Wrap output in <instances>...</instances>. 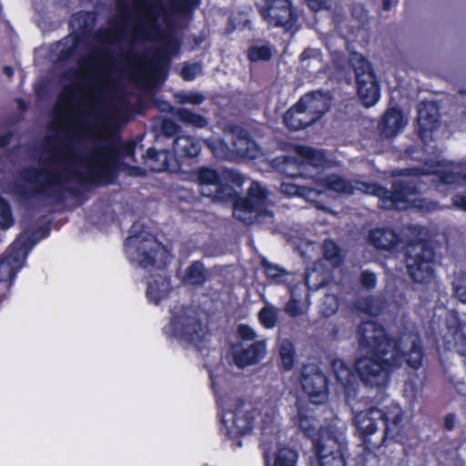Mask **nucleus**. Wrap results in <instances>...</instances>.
I'll use <instances>...</instances> for the list:
<instances>
[{"label":"nucleus","instance_id":"obj_1","mask_svg":"<svg viewBox=\"0 0 466 466\" xmlns=\"http://www.w3.org/2000/svg\"><path fill=\"white\" fill-rule=\"evenodd\" d=\"M106 56L105 48H92L78 59L77 67L68 68L61 75L63 90L57 96V115L49 123L37 166L20 169L14 183L15 193L25 204L59 201L74 179L108 184L123 157L136 161V144L121 143L119 134L107 122L69 119L79 93L85 95L87 104L82 116H103L101 90L95 84L104 73Z\"/></svg>","mask_w":466,"mask_h":466},{"label":"nucleus","instance_id":"obj_2","mask_svg":"<svg viewBox=\"0 0 466 466\" xmlns=\"http://www.w3.org/2000/svg\"><path fill=\"white\" fill-rule=\"evenodd\" d=\"M117 14L110 20V29H99L95 40L102 45L129 42L131 45L155 39L161 23L167 18L162 0H116Z\"/></svg>","mask_w":466,"mask_h":466},{"label":"nucleus","instance_id":"obj_3","mask_svg":"<svg viewBox=\"0 0 466 466\" xmlns=\"http://www.w3.org/2000/svg\"><path fill=\"white\" fill-rule=\"evenodd\" d=\"M402 412L399 408L384 411L377 408L355 415V425L366 449L375 451L389 440H396L402 429Z\"/></svg>","mask_w":466,"mask_h":466},{"label":"nucleus","instance_id":"obj_4","mask_svg":"<svg viewBox=\"0 0 466 466\" xmlns=\"http://www.w3.org/2000/svg\"><path fill=\"white\" fill-rule=\"evenodd\" d=\"M426 174L422 167L399 168L391 171V189L371 183V195L380 198V205L385 209L403 210L408 208V198L419 192L417 177Z\"/></svg>","mask_w":466,"mask_h":466},{"label":"nucleus","instance_id":"obj_5","mask_svg":"<svg viewBox=\"0 0 466 466\" xmlns=\"http://www.w3.org/2000/svg\"><path fill=\"white\" fill-rule=\"evenodd\" d=\"M268 191L257 181H252L245 198L234 201L233 216L247 225L273 223V212L268 209Z\"/></svg>","mask_w":466,"mask_h":466},{"label":"nucleus","instance_id":"obj_6","mask_svg":"<svg viewBox=\"0 0 466 466\" xmlns=\"http://www.w3.org/2000/svg\"><path fill=\"white\" fill-rule=\"evenodd\" d=\"M402 363L401 353L390 355H366L356 360V370L365 386L384 388L392 370Z\"/></svg>","mask_w":466,"mask_h":466},{"label":"nucleus","instance_id":"obj_7","mask_svg":"<svg viewBox=\"0 0 466 466\" xmlns=\"http://www.w3.org/2000/svg\"><path fill=\"white\" fill-rule=\"evenodd\" d=\"M46 230L38 228L28 237L21 235L0 258V282H7V289L16 272L23 267L28 251L45 237Z\"/></svg>","mask_w":466,"mask_h":466},{"label":"nucleus","instance_id":"obj_8","mask_svg":"<svg viewBox=\"0 0 466 466\" xmlns=\"http://www.w3.org/2000/svg\"><path fill=\"white\" fill-rule=\"evenodd\" d=\"M313 449L317 461L311 466H346L348 442L342 431H321L319 438L313 440Z\"/></svg>","mask_w":466,"mask_h":466},{"label":"nucleus","instance_id":"obj_9","mask_svg":"<svg viewBox=\"0 0 466 466\" xmlns=\"http://www.w3.org/2000/svg\"><path fill=\"white\" fill-rule=\"evenodd\" d=\"M349 65L354 73L360 100L367 107L375 105L380 98V86L370 63L361 54L352 52Z\"/></svg>","mask_w":466,"mask_h":466},{"label":"nucleus","instance_id":"obj_10","mask_svg":"<svg viewBox=\"0 0 466 466\" xmlns=\"http://www.w3.org/2000/svg\"><path fill=\"white\" fill-rule=\"evenodd\" d=\"M357 338L360 348L367 355H390L401 353L397 340L389 337L385 329L374 321H365L357 329Z\"/></svg>","mask_w":466,"mask_h":466},{"label":"nucleus","instance_id":"obj_11","mask_svg":"<svg viewBox=\"0 0 466 466\" xmlns=\"http://www.w3.org/2000/svg\"><path fill=\"white\" fill-rule=\"evenodd\" d=\"M137 224L132 227V235L125 241V249L129 260L147 268L156 263L157 253L162 252L160 244L148 232H137Z\"/></svg>","mask_w":466,"mask_h":466},{"label":"nucleus","instance_id":"obj_12","mask_svg":"<svg viewBox=\"0 0 466 466\" xmlns=\"http://www.w3.org/2000/svg\"><path fill=\"white\" fill-rule=\"evenodd\" d=\"M170 330L175 338L193 344L202 341L207 335L206 328L201 322L198 311L191 307L179 306L174 308Z\"/></svg>","mask_w":466,"mask_h":466},{"label":"nucleus","instance_id":"obj_13","mask_svg":"<svg viewBox=\"0 0 466 466\" xmlns=\"http://www.w3.org/2000/svg\"><path fill=\"white\" fill-rule=\"evenodd\" d=\"M227 407L221 416L226 434L234 438L248 433L253 427L256 410L240 398L229 400Z\"/></svg>","mask_w":466,"mask_h":466},{"label":"nucleus","instance_id":"obj_14","mask_svg":"<svg viewBox=\"0 0 466 466\" xmlns=\"http://www.w3.org/2000/svg\"><path fill=\"white\" fill-rule=\"evenodd\" d=\"M69 25L73 34L57 44L58 59L67 60L76 52L78 46L86 40L96 25V15L92 12H78L72 15Z\"/></svg>","mask_w":466,"mask_h":466},{"label":"nucleus","instance_id":"obj_15","mask_svg":"<svg viewBox=\"0 0 466 466\" xmlns=\"http://www.w3.org/2000/svg\"><path fill=\"white\" fill-rule=\"evenodd\" d=\"M259 13L269 25L283 27L291 34L299 28V15L290 0H265V5L259 8Z\"/></svg>","mask_w":466,"mask_h":466},{"label":"nucleus","instance_id":"obj_16","mask_svg":"<svg viewBox=\"0 0 466 466\" xmlns=\"http://www.w3.org/2000/svg\"><path fill=\"white\" fill-rule=\"evenodd\" d=\"M300 383L313 404H322L328 400V380L315 364L303 365Z\"/></svg>","mask_w":466,"mask_h":466},{"label":"nucleus","instance_id":"obj_17","mask_svg":"<svg viewBox=\"0 0 466 466\" xmlns=\"http://www.w3.org/2000/svg\"><path fill=\"white\" fill-rule=\"evenodd\" d=\"M267 354L266 340H257L248 347L235 345L232 350V359L236 366L244 369L260 362Z\"/></svg>","mask_w":466,"mask_h":466},{"label":"nucleus","instance_id":"obj_18","mask_svg":"<svg viewBox=\"0 0 466 466\" xmlns=\"http://www.w3.org/2000/svg\"><path fill=\"white\" fill-rule=\"evenodd\" d=\"M439 109L434 102H420L418 106L419 136L424 144L431 141V133L438 127Z\"/></svg>","mask_w":466,"mask_h":466},{"label":"nucleus","instance_id":"obj_19","mask_svg":"<svg viewBox=\"0 0 466 466\" xmlns=\"http://www.w3.org/2000/svg\"><path fill=\"white\" fill-rule=\"evenodd\" d=\"M227 132L230 136L231 150L238 157L255 158L258 149L249 133L238 126H230Z\"/></svg>","mask_w":466,"mask_h":466},{"label":"nucleus","instance_id":"obj_20","mask_svg":"<svg viewBox=\"0 0 466 466\" xmlns=\"http://www.w3.org/2000/svg\"><path fill=\"white\" fill-rule=\"evenodd\" d=\"M397 345L402 359L407 357L406 362L410 368L417 370L421 366L422 350L420 338L417 335L405 334L397 340Z\"/></svg>","mask_w":466,"mask_h":466},{"label":"nucleus","instance_id":"obj_21","mask_svg":"<svg viewBox=\"0 0 466 466\" xmlns=\"http://www.w3.org/2000/svg\"><path fill=\"white\" fill-rule=\"evenodd\" d=\"M329 93L320 90L306 94L299 101V107H304L312 116H317V120L329 110Z\"/></svg>","mask_w":466,"mask_h":466},{"label":"nucleus","instance_id":"obj_22","mask_svg":"<svg viewBox=\"0 0 466 466\" xmlns=\"http://www.w3.org/2000/svg\"><path fill=\"white\" fill-rule=\"evenodd\" d=\"M327 187L333 191L352 195L356 191L371 195L372 185L370 182L360 180H348L338 175H331L326 178Z\"/></svg>","mask_w":466,"mask_h":466},{"label":"nucleus","instance_id":"obj_23","mask_svg":"<svg viewBox=\"0 0 466 466\" xmlns=\"http://www.w3.org/2000/svg\"><path fill=\"white\" fill-rule=\"evenodd\" d=\"M332 369L337 380L344 389L347 400L357 397L358 381L355 374L351 370L340 360L332 361Z\"/></svg>","mask_w":466,"mask_h":466},{"label":"nucleus","instance_id":"obj_24","mask_svg":"<svg viewBox=\"0 0 466 466\" xmlns=\"http://www.w3.org/2000/svg\"><path fill=\"white\" fill-rule=\"evenodd\" d=\"M435 249L428 242L419 241L410 244L405 251V265L422 264L435 260Z\"/></svg>","mask_w":466,"mask_h":466},{"label":"nucleus","instance_id":"obj_25","mask_svg":"<svg viewBox=\"0 0 466 466\" xmlns=\"http://www.w3.org/2000/svg\"><path fill=\"white\" fill-rule=\"evenodd\" d=\"M407 124L399 108L388 109L380 122L379 127L384 137H395Z\"/></svg>","mask_w":466,"mask_h":466},{"label":"nucleus","instance_id":"obj_26","mask_svg":"<svg viewBox=\"0 0 466 466\" xmlns=\"http://www.w3.org/2000/svg\"><path fill=\"white\" fill-rule=\"evenodd\" d=\"M167 64V57L157 52L153 56L146 58L139 63L138 69L145 78L157 80L164 74Z\"/></svg>","mask_w":466,"mask_h":466},{"label":"nucleus","instance_id":"obj_27","mask_svg":"<svg viewBox=\"0 0 466 466\" xmlns=\"http://www.w3.org/2000/svg\"><path fill=\"white\" fill-rule=\"evenodd\" d=\"M201 144L190 136H179L173 141V151L177 160L194 158L198 156Z\"/></svg>","mask_w":466,"mask_h":466},{"label":"nucleus","instance_id":"obj_28","mask_svg":"<svg viewBox=\"0 0 466 466\" xmlns=\"http://www.w3.org/2000/svg\"><path fill=\"white\" fill-rule=\"evenodd\" d=\"M317 121L304 107H299V102L284 115V122L291 130L305 128Z\"/></svg>","mask_w":466,"mask_h":466},{"label":"nucleus","instance_id":"obj_29","mask_svg":"<svg viewBox=\"0 0 466 466\" xmlns=\"http://www.w3.org/2000/svg\"><path fill=\"white\" fill-rule=\"evenodd\" d=\"M369 240L371 245L379 249L390 250L395 248L400 242V238L394 230L388 228H375L370 232Z\"/></svg>","mask_w":466,"mask_h":466},{"label":"nucleus","instance_id":"obj_30","mask_svg":"<svg viewBox=\"0 0 466 466\" xmlns=\"http://www.w3.org/2000/svg\"><path fill=\"white\" fill-rule=\"evenodd\" d=\"M296 423L302 432L309 438H319V433L323 430H332L331 428L322 429L319 420H317L309 410L304 408H299L296 416Z\"/></svg>","mask_w":466,"mask_h":466},{"label":"nucleus","instance_id":"obj_31","mask_svg":"<svg viewBox=\"0 0 466 466\" xmlns=\"http://www.w3.org/2000/svg\"><path fill=\"white\" fill-rule=\"evenodd\" d=\"M435 264L436 261L406 265L407 273L413 283L418 285H428L432 282L435 278Z\"/></svg>","mask_w":466,"mask_h":466},{"label":"nucleus","instance_id":"obj_32","mask_svg":"<svg viewBox=\"0 0 466 466\" xmlns=\"http://www.w3.org/2000/svg\"><path fill=\"white\" fill-rule=\"evenodd\" d=\"M170 280L162 275L153 276L147 282V296L155 304L166 299L171 291Z\"/></svg>","mask_w":466,"mask_h":466},{"label":"nucleus","instance_id":"obj_33","mask_svg":"<svg viewBox=\"0 0 466 466\" xmlns=\"http://www.w3.org/2000/svg\"><path fill=\"white\" fill-rule=\"evenodd\" d=\"M197 180L200 187L202 196H210L211 189L221 181L220 176L216 169L210 167H200L197 171Z\"/></svg>","mask_w":466,"mask_h":466},{"label":"nucleus","instance_id":"obj_34","mask_svg":"<svg viewBox=\"0 0 466 466\" xmlns=\"http://www.w3.org/2000/svg\"><path fill=\"white\" fill-rule=\"evenodd\" d=\"M275 167L288 177L301 176L304 163L296 157H279L273 160Z\"/></svg>","mask_w":466,"mask_h":466},{"label":"nucleus","instance_id":"obj_35","mask_svg":"<svg viewBox=\"0 0 466 466\" xmlns=\"http://www.w3.org/2000/svg\"><path fill=\"white\" fill-rule=\"evenodd\" d=\"M174 116L177 117L185 125L202 128L208 125V120L201 115L193 113L186 107L175 108L172 111Z\"/></svg>","mask_w":466,"mask_h":466},{"label":"nucleus","instance_id":"obj_36","mask_svg":"<svg viewBox=\"0 0 466 466\" xmlns=\"http://www.w3.org/2000/svg\"><path fill=\"white\" fill-rule=\"evenodd\" d=\"M297 151L299 155L303 157L301 162L304 163V166L309 165L314 167H320L326 163V157L320 150L309 147H299Z\"/></svg>","mask_w":466,"mask_h":466},{"label":"nucleus","instance_id":"obj_37","mask_svg":"<svg viewBox=\"0 0 466 466\" xmlns=\"http://www.w3.org/2000/svg\"><path fill=\"white\" fill-rule=\"evenodd\" d=\"M207 271L202 262L195 261L187 269L183 279L188 285H201L206 281Z\"/></svg>","mask_w":466,"mask_h":466},{"label":"nucleus","instance_id":"obj_38","mask_svg":"<svg viewBox=\"0 0 466 466\" xmlns=\"http://www.w3.org/2000/svg\"><path fill=\"white\" fill-rule=\"evenodd\" d=\"M148 161L152 162L150 168L155 171H162L167 168L168 152L167 150H156L150 147L144 156Z\"/></svg>","mask_w":466,"mask_h":466},{"label":"nucleus","instance_id":"obj_39","mask_svg":"<svg viewBox=\"0 0 466 466\" xmlns=\"http://www.w3.org/2000/svg\"><path fill=\"white\" fill-rule=\"evenodd\" d=\"M279 357L281 360V367L284 370H290L294 366L295 350L294 346L289 339H283L279 347Z\"/></svg>","mask_w":466,"mask_h":466},{"label":"nucleus","instance_id":"obj_40","mask_svg":"<svg viewBox=\"0 0 466 466\" xmlns=\"http://www.w3.org/2000/svg\"><path fill=\"white\" fill-rule=\"evenodd\" d=\"M323 256L333 267H338L342 262L339 248L332 240H325L322 246Z\"/></svg>","mask_w":466,"mask_h":466},{"label":"nucleus","instance_id":"obj_41","mask_svg":"<svg viewBox=\"0 0 466 466\" xmlns=\"http://www.w3.org/2000/svg\"><path fill=\"white\" fill-rule=\"evenodd\" d=\"M279 309L273 306H266L258 312L260 323L267 329H272L278 322Z\"/></svg>","mask_w":466,"mask_h":466},{"label":"nucleus","instance_id":"obj_42","mask_svg":"<svg viewBox=\"0 0 466 466\" xmlns=\"http://www.w3.org/2000/svg\"><path fill=\"white\" fill-rule=\"evenodd\" d=\"M297 452L289 448H282L276 455L273 466H295L297 461Z\"/></svg>","mask_w":466,"mask_h":466},{"label":"nucleus","instance_id":"obj_43","mask_svg":"<svg viewBox=\"0 0 466 466\" xmlns=\"http://www.w3.org/2000/svg\"><path fill=\"white\" fill-rule=\"evenodd\" d=\"M452 291L456 299L466 304V274L459 273L452 280Z\"/></svg>","mask_w":466,"mask_h":466},{"label":"nucleus","instance_id":"obj_44","mask_svg":"<svg viewBox=\"0 0 466 466\" xmlns=\"http://www.w3.org/2000/svg\"><path fill=\"white\" fill-rule=\"evenodd\" d=\"M248 59L252 62L268 61L271 56V50L267 46H251L248 49Z\"/></svg>","mask_w":466,"mask_h":466},{"label":"nucleus","instance_id":"obj_45","mask_svg":"<svg viewBox=\"0 0 466 466\" xmlns=\"http://www.w3.org/2000/svg\"><path fill=\"white\" fill-rule=\"evenodd\" d=\"M14 224V218L9 204L0 197V228H10Z\"/></svg>","mask_w":466,"mask_h":466},{"label":"nucleus","instance_id":"obj_46","mask_svg":"<svg viewBox=\"0 0 466 466\" xmlns=\"http://www.w3.org/2000/svg\"><path fill=\"white\" fill-rule=\"evenodd\" d=\"M453 349L463 359L466 367V334L461 329L453 333Z\"/></svg>","mask_w":466,"mask_h":466},{"label":"nucleus","instance_id":"obj_47","mask_svg":"<svg viewBox=\"0 0 466 466\" xmlns=\"http://www.w3.org/2000/svg\"><path fill=\"white\" fill-rule=\"evenodd\" d=\"M212 194L210 196H207L208 198H212L217 202H223L232 198L233 189L228 186L221 185V181L216 187L211 189Z\"/></svg>","mask_w":466,"mask_h":466},{"label":"nucleus","instance_id":"obj_48","mask_svg":"<svg viewBox=\"0 0 466 466\" xmlns=\"http://www.w3.org/2000/svg\"><path fill=\"white\" fill-rule=\"evenodd\" d=\"M170 4L176 13L187 14L197 7L198 0H170Z\"/></svg>","mask_w":466,"mask_h":466},{"label":"nucleus","instance_id":"obj_49","mask_svg":"<svg viewBox=\"0 0 466 466\" xmlns=\"http://www.w3.org/2000/svg\"><path fill=\"white\" fill-rule=\"evenodd\" d=\"M175 98L178 104L193 105H200L205 100V96L202 94L194 92L177 94Z\"/></svg>","mask_w":466,"mask_h":466},{"label":"nucleus","instance_id":"obj_50","mask_svg":"<svg viewBox=\"0 0 466 466\" xmlns=\"http://www.w3.org/2000/svg\"><path fill=\"white\" fill-rule=\"evenodd\" d=\"M180 130V126L169 118H165L161 123V132L167 137L177 135Z\"/></svg>","mask_w":466,"mask_h":466},{"label":"nucleus","instance_id":"obj_51","mask_svg":"<svg viewBox=\"0 0 466 466\" xmlns=\"http://www.w3.org/2000/svg\"><path fill=\"white\" fill-rule=\"evenodd\" d=\"M321 52L315 48H306L300 55L301 62H312L313 64H320L321 62ZM310 63L308 64L309 66Z\"/></svg>","mask_w":466,"mask_h":466},{"label":"nucleus","instance_id":"obj_52","mask_svg":"<svg viewBox=\"0 0 466 466\" xmlns=\"http://www.w3.org/2000/svg\"><path fill=\"white\" fill-rule=\"evenodd\" d=\"M201 72L199 64L184 65L181 69V76L187 80H193Z\"/></svg>","mask_w":466,"mask_h":466},{"label":"nucleus","instance_id":"obj_53","mask_svg":"<svg viewBox=\"0 0 466 466\" xmlns=\"http://www.w3.org/2000/svg\"><path fill=\"white\" fill-rule=\"evenodd\" d=\"M376 275L369 270L362 271L360 274V284L366 289H373L376 286Z\"/></svg>","mask_w":466,"mask_h":466},{"label":"nucleus","instance_id":"obj_54","mask_svg":"<svg viewBox=\"0 0 466 466\" xmlns=\"http://www.w3.org/2000/svg\"><path fill=\"white\" fill-rule=\"evenodd\" d=\"M238 335L241 339L248 341H252L257 338L256 331L246 324H240L238 327Z\"/></svg>","mask_w":466,"mask_h":466},{"label":"nucleus","instance_id":"obj_55","mask_svg":"<svg viewBox=\"0 0 466 466\" xmlns=\"http://www.w3.org/2000/svg\"><path fill=\"white\" fill-rule=\"evenodd\" d=\"M285 312L292 318L298 317L302 314L299 302L297 299H291L285 306Z\"/></svg>","mask_w":466,"mask_h":466},{"label":"nucleus","instance_id":"obj_56","mask_svg":"<svg viewBox=\"0 0 466 466\" xmlns=\"http://www.w3.org/2000/svg\"><path fill=\"white\" fill-rule=\"evenodd\" d=\"M262 267L265 269V273L268 278L275 279L280 277L282 275L283 270L279 268L270 264L267 260L263 259L261 261Z\"/></svg>","mask_w":466,"mask_h":466},{"label":"nucleus","instance_id":"obj_57","mask_svg":"<svg viewBox=\"0 0 466 466\" xmlns=\"http://www.w3.org/2000/svg\"><path fill=\"white\" fill-rule=\"evenodd\" d=\"M308 6L314 12L328 9L330 0H306Z\"/></svg>","mask_w":466,"mask_h":466},{"label":"nucleus","instance_id":"obj_58","mask_svg":"<svg viewBox=\"0 0 466 466\" xmlns=\"http://www.w3.org/2000/svg\"><path fill=\"white\" fill-rule=\"evenodd\" d=\"M451 201L455 208L466 211V196L455 195Z\"/></svg>","mask_w":466,"mask_h":466},{"label":"nucleus","instance_id":"obj_59","mask_svg":"<svg viewBox=\"0 0 466 466\" xmlns=\"http://www.w3.org/2000/svg\"><path fill=\"white\" fill-rule=\"evenodd\" d=\"M321 193L313 189H307L306 198L312 202L316 203V208L318 209H326L324 206H322L319 201L315 200V197L320 196Z\"/></svg>","mask_w":466,"mask_h":466},{"label":"nucleus","instance_id":"obj_60","mask_svg":"<svg viewBox=\"0 0 466 466\" xmlns=\"http://www.w3.org/2000/svg\"><path fill=\"white\" fill-rule=\"evenodd\" d=\"M281 190L289 195L300 194L299 188L294 185L283 183L281 185Z\"/></svg>","mask_w":466,"mask_h":466},{"label":"nucleus","instance_id":"obj_61","mask_svg":"<svg viewBox=\"0 0 466 466\" xmlns=\"http://www.w3.org/2000/svg\"><path fill=\"white\" fill-rule=\"evenodd\" d=\"M455 426V415L453 413H449L444 418V427L448 431L453 430Z\"/></svg>","mask_w":466,"mask_h":466},{"label":"nucleus","instance_id":"obj_62","mask_svg":"<svg viewBox=\"0 0 466 466\" xmlns=\"http://www.w3.org/2000/svg\"><path fill=\"white\" fill-rule=\"evenodd\" d=\"M325 303H330V305L332 306L329 312H327L328 315L333 314L337 311L338 303H337L336 298L334 296H327L325 299Z\"/></svg>","mask_w":466,"mask_h":466},{"label":"nucleus","instance_id":"obj_63","mask_svg":"<svg viewBox=\"0 0 466 466\" xmlns=\"http://www.w3.org/2000/svg\"><path fill=\"white\" fill-rule=\"evenodd\" d=\"M12 136L13 134L11 132H6L0 136V148L5 147L10 143Z\"/></svg>","mask_w":466,"mask_h":466},{"label":"nucleus","instance_id":"obj_64","mask_svg":"<svg viewBox=\"0 0 466 466\" xmlns=\"http://www.w3.org/2000/svg\"><path fill=\"white\" fill-rule=\"evenodd\" d=\"M398 3V0H383V10L390 11L392 7V5H396Z\"/></svg>","mask_w":466,"mask_h":466}]
</instances>
